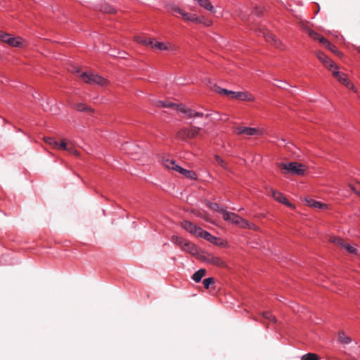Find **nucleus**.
Segmentation results:
<instances>
[{"label": "nucleus", "instance_id": "nucleus-1", "mask_svg": "<svg viewBox=\"0 0 360 360\" xmlns=\"http://www.w3.org/2000/svg\"><path fill=\"white\" fill-rule=\"evenodd\" d=\"M210 88L221 95L230 96L232 98L246 101H254V96L246 91H233L221 88L214 84H212V83H210Z\"/></svg>", "mask_w": 360, "mask_h": 360}, {"label": "nucleus", "instance_id": "nucleus-2", "mask_svg": "<svg viewBox=\"0 0 360 360\" xmlns=\"http://www.w3.org/2000/svg\"><path fill=\"white\" fill-rule=\"evenodd\" d=\"M157 105L160 106V107H164V108L176 107V110L178 111L184 113L188 118L203 117V116L208 117L212 115V113L204 114L203 112H196L192 109L186 108L185 105H176L175 104H174L171 102H169V101H166V102L158 101L157 103Z\"/></svg>", "mask_w": 360, "mask_h": 360}, {"label": "nucleus", "instance_id": "nucleus-3", "mask_svg": "<svg viewBox=\"0 0 360 360\" xmlns=\"http://www.w3.org/2000/svg\"><path fill=\"white\" fill-rule=\"evenodd\" d=\"M0 40L8 45L15 48H23L27 45L26 41L20 37H13L12 35L0 31Z\"/></svg>", "mask_w": 360, "mask_h": 360}, {"label": "nucleus", "instance_id": "nucleus-4", "mask_svg": "<svg viewBox=\"0 0 360 360\" xmlns=\"http://www.w3.org/2000/svg\"><path fill=\"white\" fill-rule=\"evenodd\" d=\"M79 77L87 84L105 86L108 81L101 76L91 72H84L79 75Z\"/></svg>", "mask_w": 360, "mask_h": 360}, {"label": "nucleus", "instance_id": "nucleus-5", "mask_svg": "<svg viewBox=\"0 0 360 360\" xmlns=\"http://www.w3.org/2000/svg\"><path fill=\"white\" fill-rule=\"evenodd\" d=\"M171 240L174 244L179 246V248H181L183 250L186 251L191 254H195L197 252L196 248L194 245V244L180 236H173L171 238Z\"/></svg>", "mask_w": 360, "mask_h": 360}, {"label": "nucleus", "instance_id": "nucleus-6", "mask_svg": "<svg viewBox=\"0 0 360 360\" xmlns=\"http://www.w3.org/2000/svg\"><path fill=\"white\" fill-rule=\"evenodd\" d=\"M200 132L201 128L191 126L180 129L177 133V137L181 140L193 139L200 135Z\"/></svg>", "mask_w": 360, "mask_h": 360}, {"label": "nucleus", "instance_id": "nucleus-7", "mask_svg": "<svg viewBox=\"0 0 360 360\" xmlns=\"http://www.w3.org/2000/svg\"><path fill=\"white\" fill-rule=\"evenodd\" d=\"M280 167L296 175H303L305 172L304 166L297 162L281 163Z\"/></svg>", "mask_w": 360, "mask_h": 360}, {"label": "nucleus", "instance_id": "nucleus-8", "mask_svg": "<svg viewBox=\"0 0 360 360\" xmlns=\"http://www.w3.org/2000/svg\"><path fill=\"white\" fill-rule=\"evenodd\" d=\"M333 76L342 84L345 86L347 89L356 91V89L353 84H352L347 77V75L344 72H341L338 70V67L336 65L333 69L330 70Z\"/></svg>", "mask_w": 360, "mask_h": 360}, {"label": "nucleus", "instance_id": "nucleus-9", "mask_svg": "<svg viewBox=\"0 0 360 360\" xmlns=\"http://www.w3.org/2000/svg\"><path fill=\"white\" fill-rule=\"evenodd\" d=\"M223 218L224 220L229 221L234 224L240 226L242 228L251 227L250 224L247 220L243 219L238 214L233 212H229L226 211V212H224Z\"/></svg>", "mask_w": 360, "mask_h": 360}, {"label": "nucleus", "instance_id": "nucleus-10", "mask_svg": "<svg viewBox=\"0 0 360 360\" xmlns=\"http://www.w3.org/2000/svg\"><path fill=\"white\" fill-rule=\"evenodd\" d=\"M136 41L139 43L144 44H150L153 48L158 49L161 51H168L174 49V46L169 42H160L148 41L147 39H143L141 37H136Z\"/></svg>", "mask_w": 360, "mask_h": 360}, {"label": "nucleus", "instance_id": "nucleus-11", "mask_svg": "<svg viewBox=\"0 0 360 360\" xmlns=\"http://www.w3.org/2000/svg\"><path fill=\"white\" fill-rule=\"evenodd\" d=\"M330 241L341 248L345 249L349 254L360 255L359 250L353 245L345 242L342 238L339 237H332Z\"/></svg>", "mask_w": 360, "mask_h": 360}, {"label": "nucleus", "instance_id": "nucleus-12", "mask_svg": "<svg viewBox=\"0 0 360 360\" xmlns=\"http://www.w3.org/2000/svg\"><path fill=\"white\" fill-rule=\"evenodd\" d=\"M171 11L174 13L179 14L181 16L182 19L186 22H193V20H196L197 19L196 14L188 13L185 10L179 8L178 6H173L171 8Z\"/></svg>", "mask_w": 360, "mask_h": 360}, {"label": "nucleus", "instance_id": "nucleus-13", "mask_svg": "<svg viewBox=\"0 0 360 360\" xmlns=\"http://www.w3.org/2000/svg\"><path fill=\"white\" fill-rule=\"evenodd\" d=\"M235 132L238 135L245 136H257L260 134V130L259 129L248 127H237L235 128Z\"/></svg>", "mask_w": 360, "mask_h": 360}, {"label": "nucleus", "instance_id": "nucleus-14", "mask_svg": "<svg viewBox=\"0 0 360 360\" xmlns=\"http://www.w3.org/2000/svg\"><path fill=\"white\" fill-rule=\"evenodd\" d=\"M181 226L184 228L186 231L189 232L190 233L198 237L200 231L202 230V228L200 226H196L195 224H193L192 222L189 221H184L181 222Z\"/></svg>", "mask_w": 360, "mask_h": 360}, {"label": "nucleus", "instance_id": "nucleus-15", "mask_svg": "<svg viewBox=\"0 0 360 360\" xmlns=\"http://www.w3.org/2000/svg\"><path fill=\"white\" fill-rule=\"evenodd\" d=\"M316 56L328 70L330 71L336 66V64L332 61L324 53L321 51H316Z\"/></svg>", "mask_w": 360, "mask_h": 360}, {"label": "nucleus", "instance_id": "nucleus-16", "mask_svg": "<svg viewBox=\"0 0 360 360\" xmlns=\"http://www.w3.org/2000/svg\"><path fill=\"white\" fill-rule=\"evenodd\" d=\"M271 195L275 200L281 202L289 207L295 208L293 205L291 204L281 193L274 190H271Z\"/></svg>", "mask_w": 360, "mask_h": 360}, {"label": "nucleus", "instance_id": "nucleus-17", "mask_svg": "<svg viewBox=\"0 0 360 360\" xmlns=\"http://www.w3.org/2000/svg\"><path fill=\"white\" fill-rule=\"evenodd\" d=\"M262 34L267 42L274 44L276 47H279L281 42L276 39L274 34L269 31L263 32Z\"/></svg>", "mask_w": 360, "mask_h": 360}, {"label": "nucleus", "instance_id": "nucleus-18", "mask_svg": "<svg viewBox=\"0 0 360 360\" xmlns=\"http://www.w3.org/2000/svg\"><path fill=\"white\" fill-rule=\"evenodd\" d=\"M198 4L205 10L210 11L212 13H215V8L213 6L210 0H196Z\"/></svg>", "mask_w": 360, "mask_h": 360}, {"label": "nucleus", "instance_id": "nucleus-19", "mask_svg": "<svg viewBox=\"0 0 360 360\" xmlns=\"http://www.w3.org/2000/svg\"><path fill=\"white\" fill-rule=\"evenodd\" d=\"M177 172L183 175L184 176L190 179H196L197 175L195 172L193 170H188L186 169H184L179 166V167H177Z\"/></svg>", "mask_w": 360, "mask_h": 360}, {"label": "nucleus", "instance_id": "nucleus-20", "mask_svg": "<svg viewBox=\"0 0 360 360\" xmlns=\"http://www.w3.org/2000/svg\"><path fill=\"white\" fill-rule=\"evenodd\" d=\"M162 163L168 169H172L176 172L177 171V167H179V165L176 164V161L173 159L164 158L162 159Z\"/></svg>", "mask_w": 360, "mask_h": 360}, {"label": "nucleus", "instance_id": "nucleus-21", "mask_svg": "<svg viewBox=\"0 0 360 360\" xmlns=\"http://www.w3.org/2000/svg\"><path fill=\"white\" fill-rule=\"evenodd\" d=\"M207 262L213 265L224 267L226 266L225 262H224L220 257H215L213 255H209L207 258Z\"/></svg>", "mask_w": 360, "mask_h": 360}, {"label": "nucleus", "instance_id": "nucleus-22", "mask_svg": "<svg viewBox=\"0 0 360 360\" xmlns=\"http://www.w3.org/2000/svg\"><path fill=\"white\" fill-rule=\"evenodd\" d=\"M198 237L204 238L206 240L210 242L211 243H214V244L217 243V241L218 240V238L217 237L212 236L209 232L204 231L202 229Z\"/></svg>", "mask_w": 360, "mask_h": 360}, {"label": "nucleus", "instance_id": "nucleus-23", "mask_svg": "<svg viewBox=\"0 0 360 360\" xmlns=\"http://www.w3.org/2000/svg\"><path fill=\"white\" fill-rule=\"evenodd\" d=\"M307 204L309 207L320 210H325L327 208V205L324 203H321L319 201H316L313 199H310L307 200Z\"/></svg>", "mask_w": 360, "mask_h": 360}, {"label": "nucleus", "instance_id": "nucleus-24", "mask_svg": "<svg viewBox=\"0 0 360 360\" xmlns=\"http://www.w3.org/2000/svg\"><path fill=\"white\" fill-rule=\"evenodd\" d=\"M57 149H62L64 150H68L70 153H72L75 155H77L79 154L78 152L77 151V150L73 148V147H72V146L68 147V143L65 140L62 141L61 143H59V146H58Z\"/></svg>", "mask_w": 360, "mask_h": 360}, {"label": "nucleus", "instance_id": "nucleus-25", "mask_svg": "<svg viewBox=\"0 0 360 360\" xmlns=\"http://www.w3.org/2000/svg\"><path fill=\"white\" fill-rule=\"evenodd\" d=\"M207 206L209 208H210L211 210L221 213L223 216H224V212H226V210L225 209H224L223 207H221L219 204L215 203V202H207Z\"/></svg>", "mask_w": 360, "mask_h": 360}, {"label": "nucleus", "instance_id": "nucleus-26", "mask_svg": "<svg viewBox=\"0 0 360 360\" xmlns=\"http://www.w3.org/2000/svg\"><path fill=\"white\" fill-rule=\"evenodd\" d=\"M205 274H206V270L204 269H200L193 274V275L192 276V279L195 282L198 283L201 281V279L203 278V276L205 275Z\"/></svg>", "mask_w": 360, "mask_h": 360}, {"label": "nucleus", "instance_id": "nucleus-27", "mask_svg": "<svg viewBox=\"0 0 360 360\" xmlns=\"http://www.w3.org/2000/svg\"><path fill=\"white\" fill-rule=\"evenodd\" d=\"M193 22L196 23V24H202L207 27H210L212 24V20H210L205 18L204 16H198V15H197L196 20H193Z\"/></svg>", "mask_w": 360, "mask_h": 360}, {"label": "nucleus", "instance_id": "nucleus-28", "mask_svg": "<svg viewBox=\"0 0 360 360\" xmlns=\"http://www.w3.org/2000/svg\"><path fill=\"white\" fill-rule=\"evenodd\" d=\"M262 317L268 321V323H275L276 322V317L269 311H264L262 314Z\"/></svg>", "mask_w": 360, "mask_h": 360}, {"label": "nucleus", "instance_id": "nucleus-29", "mask_svg": "<svg viewBox=\"0 0 360 360\" xmlns=\"http://www.w3.org/2000/svg\"><path fill=\"white\" fill-rule=\"evenodd\" d=\"M44 140L46 143L49 144L54 149L58 148V146H59V143L51 137H44Z\"/></svg>", "mask_w": 360, "mask_h": 360}, {"label": "nucleus", "instance_id": "nucleus-30", "mask_svg": "<svg viewBox=\"0 0 360 360\" xmlns=\"http://www.w3.org/2000/svg\"><path fill=\"white\" fill-rule=\"evenodd\" d=\"M328 50H330L331 52H333V53H335V55H337L338 56H340L341 57L342 56V53L337 49V47L335 46H334L333 44H331L330 42L328 44V45H327L326 46Z\"/></svg>", "mask_w": 360, "mask_h": 360}, {"label": "nucleus", "instance_id": "nucleus-31", "mask_svg": "<svg viewBox=\"0 0 360 360\" xmlns=\"http://www.w3.org/2000/svg\"><path fill=\"white\" fill-rule=\"evenodd\" d=\"M301 360H319V357L316 354L308 353L303 355Z\"/></svg>", "mask_w": 360, "mask_h": 360}, {"label": "nucleus", "instance_id": "nucleus-32", "mask_svg": "<svg viewBox=\"0 0 360 360\" xmlns=\"http://www.w3.org/2000/svg\"><path fill=\"white\" fill-rule=\"evenodd\" d=\"M338 340L340 342L344 344H349L351 340L344 333H340L338 335Z\"/></svg>", "mask_w": 360, "mask_h": 360}, {"label": "nucleus", "instance_id": "nucleus-33", "mask_svg": "<svg viewBox=\"0 0 360 360\" xmlns=\"http://www.w3.org/2000/svg\"><path fill=\"white\" fill-rule=\"evenodd\" d=\"M202 284L205 288L208 289L210 285L214 284V279L212 277L207 278L203 280Z\"/></svg>", "mask_w": 360, "mask_h": 360}, {"label": "nucleus", "instance_id": "nucleus-34", "mask_svg": "<svg viewBox=\"0 0 360 360\" xmlns=\"http://www.w3.org/2000/svg\"><path fill=\"white\" fill-rule=\"evenodd\" d=\"M307 33L309 36L314 39V40H317L319 39V37L321 36L319 33L316 32L315 31L312 30H308Z\"/></svg>", "mask_w": 360, "mask_h": 360}, {"label": "nucleus", "instance_id": "nucleus-35", "mask_svg": "<svg viewBox=\"0 0 360 360\" xmlns=\"http://www.w3.org/2000/svg\"><path fill=\"white\" fill-rule=\"evenodd\" d=\"M351 189L354 193L360 195V184L357 183L355 185L352 186Z\"/></svg>", "mask_w": 360, "mask_h": 360}, {"label": "nucleus", "instance_id": "nucleus-36", "mask_svg": "<svg viewBox=\"0 0 360 360\" xmlns=\"http://www.w3.org/2000/svg\"><path fill=\"white\" fill-rule=\"evenodd\" d=\"M215 160L219 165H220L222 167L226 168V165L225 162L221 159V158H220L218 155H216Z\"/></svg>", "mask_w": 360, "mask_h": 360}, {"label": "nucleus", "instance_id": "nucleus-37", "mask_svg": "<svg viewBox=\"0 0 360 360\" xmlns=\"http://www.w3.org/2000/svg\"><path fill=\"white\" fill-rule=\"evenodd\" d=\"M318 41L321 44H323L325 47L328 45V44L330 43V41L328 40H327L326 38H324L322 36H320L319 37V39H318Z\"/></svg>", "mask_w": 360, "mask_h": 360}, {"label": "nucleus", "instance_id": "nucleus-38", "mask_svg": "<svg viewBox=\"0 0 360 360\" xmlns=\"http://www.w3.org/2000/svg\"><path fill=\"white\" fill-rule=\"evenodd\" d=\"M77 109L79 111H87L90 110L84 103H79L77 105Z\"/></svg>", "mask_w": 360, "mask_h": 360}, {"label": "nucleus", "instance_id": "nucleus-39", "mask_svg": "<svg viewBox=\"0 0 360 360\" xmlns=\"http://www.w3.org/2000/svg\"><path fill=\"white\" fill-rule=\"evenodd\" d=\"M278 82V84H275V85H276L277 86L280 87V88H285V85H287L286 83L282 82V81H277Z\"/></svg>", "mask_w": 360, "mask_h": 360}, {"label": "nucleus", "instance_id": "nucleus-40", "mask_svg": "<svg viewBox=\"0 0 360 360\" xmlns=\"http://www.w3.org/2000/svg\"><path fill=\"white\" fill-rule=\"evenodd\" d=\"M195 214H196L197 216L200 217L205 218V217H204L203 215H202L201 214H200V213H195Z\"/></svg>", "mask_w": 360, "mask_h": 360}, {"label": "nucleus", "instance_id": "nucleus-41", "mask_svg": "<svg viewBox=\"0 0 360 360\" xmlns=\"http://www.w3.org/2000/svg\"><path fill=\"white\" fill-rule=\"evenodd\" d=\"M113 11H114V9H113V8H110V9L108 11V12H109V13H112V12H113Z\"/></svg>", "mask_w": 360, "mask_h": 360}, {"label": "nucleus", "instance_id": "nucleus-42", "mask_svg": "<svg viewBox=\"0 0 360 360\" xmlns=\"http://www.w3.org/2000/svg\"><path fill=\"white\" fill-rule=\"evenodd\" d=\"M359 51L360 52V47H359Z\"/></svg>", "mask_w": 360, "mask_h": 360}]
</instances>
